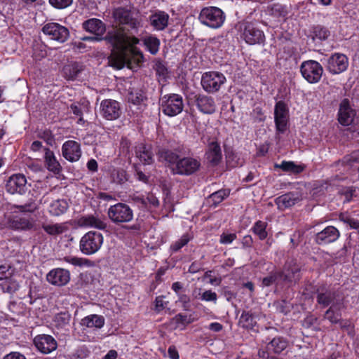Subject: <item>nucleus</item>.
Wrapping results in <instances>:
<instances>
[{
  "label": "nucleus",
  "instance_id": "nucleus-1",
  "mask_svg": "<svg viewBox=\"0 0 359 359\" xmlns=\"http://www.w3.org/2000/svg\"><path fill=\"white\" fill-rule=\"evenodd\" d=\"M83 28L92 34L95 37L88 38L93 41L105 40L107 43L111 47L110 62L111 65L117 69H121L126 62H129L128 52L133 55V58L137 65H140L144 60V55L142 52L135 48L128 50V46H133L140 42V39L135 36H130L126 34L122 28H113L108 31L104 38L100 37L106 31L105 25L99 19L91 18L83 23ZM88 38H86L87 39Z\"/></svg>",
  "mask_w": 359,
  "mask_h": 359
},
{
  "label": "nucleus",
  "instance_id": "nucleus-2",
  "mask_svg": "<svg viewBox=\"0 0 359 359\" xmlns=\"http://www.w3.org/2000/svg\"><path fill=\"white\" fill-rule=\"evenodd\" d=\"M236 29L240 33L241 38L248 44H262L265 41L264 32L252 22L248 21L239 22L236 24Z\"/></svg>",
  "mask_w": 359,
  "mask_h": 359
},
{
  "label": "nucleus",
  "instance_id": "nucleus-3",
  "mask_svg": "<svg viewBox=\"0 0 359 359\" xmlns=\"http://www.w3.org/2000/svg\"><path fill=\"white\" fill-rule=\"evenodd\" d=\"M225 18L224 13L220 8L214 6L203 8L199 14L201 22L213 29L222 27Z\"/></svg>",
  "mask_w": 359,
  "mask_h": 359
},
{
  "label": "nucleus",
  "instance_id": "nucleus-4",
  "mask_svg": "<svg viewBox=\"0 0 359 359\" xmlns=\"http://www.w3.org/2000/svg\"><path fill=\"white\" fill-rule=\"evenodd\" d=\"M103 243V236L101 233L90 231L84 234L79 242V249L86 255L97 252Z\"/></svg>",
  "mask_w": 359,
  "mask_h": 359
},
{
  "label": "nucleus",
  "instance_id": "nucleus-5",
  "mask_svg": "<svg viewBox=\"0 0 359 359\" xmlns=\"http://www.w3.org/2000/svg\"><path fill=\"white\" fill-rule=\"evenodd\" d=\"M107 216L111 222L119 225L133 219V210L128 204L118 203L108 208Z\"/></svg>",
  "mask_w": 359,
  "mask_h": 359
},
{
  "label": "nucleus",
  "instance_id": "nucleus-6",
  "mask_svg": "<svg viewBox=\"0 0 359 359\" xmlns=\"http://www.w3.org/2000/svg\"><path fill=\"white\" fill-rule=\"evenodd\" d=\"M161 100L162 112L166 116H175L183 110V98L178 94L165 95Z\"/></svg>",
  "mask_w": 359,
  "mask_h": 359
},
{
  "label": "nucleus",
  "instance_id": "nucleus-7",
  "mask_svg": "<svg viewBox=\"0 0 359 359\" xmlns=\"http://www.w3.org/2000/svg\"><path fill=\"white\" fill-rule=\"evenodd\" d=\"M114 17L115 20L120 24L126 25L127 29L130 31L128 36H134L133 34H137L139 27L141 26L140 22L133 16V13L127 9L118 8L114 12ZM125 30L126 27H121Z\"/></svg>",
  "mask_w": 359,
  "mask_h": 359
},
{
  "label": "nucleus",
  "instance_id": "nucleus-8",
  "mask_svg": "<svg viewBox=\"0 0 359 359\" xmlns=\"http://www.w3.org/2000/svg\"><path fill=\"white\" fill-rule=\"evenodd\" d=\"M201 167V162L198 159L193 157H183L178 160L174 167L170 168L174 175H191L197 172Z\"/></svg>",
  "mask_w": 359,
  "mask_h": 359
},
{
  "label": "nucleus",
  "instance_id": "nucleus-9",
  "mask_svg": "<svg viewBox=\"0 0 359 359\" xmlns=\"http://www.w3.org/2000/svg\"><path fill=\"white\" fill-rule=\"evenodd\" d=\"M226 82L224 75L218 72H208L203 74L201 86L205 91L208 93H214L220 89Z\"/></svg>",
  "mask_w": 359,
  "mask_h": 359
},
{
  "label": "nucleus",
  "instance_id": "nucleus-10",
  "mask_svg": "<svg viewBox=\"0 0 359 359\" xmlns=\"http://www.w3.org/2000/svg\"><path fill=\"white\" fill-rule=\"evenodd\" d=\"M300 71L302 76L310 83H318L323 75L322 65L315 60H307L302 63Z\"/></svg>",
  "mask_w": 359,
  "mask_h": 359
},
{
  "label": "nucleus",
  "instance_id": "nucleus-11",
  "mask_svg": "<svg viewBox=\"0 0 359 359\" xmlns=\"http://www.w3.org/2000/svg\"><path fill=\"white\" fill-rule=\"evenodd\" d=\"M43 33L48 36L50 39L59 43L65 42L69 36L68 29L56 22H48L42 28Z\"/></svg>",
  "mask_w": 359,
  "mask_h": 359
},
{
  "label": "nucleus",
  "instance_id": "nucleus-12",
  "mask_svg": "<svg viewBox=\"0 0 359 359\" xmlns=\"http://www.w3.org/2000/svg\"><path fill=\"white\" fill-rule=\"evenodd\" d=\"M100 112L106 120H116L122 114L121 104L115 100L105 99L100 103Z\"/></svg>",
  "mask_w": 359,
  "mask_h": 359
},
{
  "label": "nucleus",
  "instance_id": "nucleus-13",
  "mask_svg": "<svg viewBox=\"0 0 359 359\" xmlns=\"http://www.w3.org/2000/svg\"><path fill=\"white\" fill-rule=\"evenodd\" d=\"M301 266L294 260L286 262L280 273V278L285 283H296L301 277Z\"/></svg>",
  "mask_w": 359,
  "mask_h": 359
},
{
  "label": "nucleus",
  "instance_id": "nucleus-14",
  "mask_svg": "<svg viewBox=\"0 0 359 359\" xmlns=\"http://www.w3.org/2000/svg\"><path fill=\"white\" fill-rule=\"evenodd\" d=\"M77 224L83 228H95L99 230H107L108 224L104 217L97 214H89L81 216L77 219Z\"/></svg>",
  "mask_w": 359,
  "mask_h": 359
},
{
  "label": "nucleus",
  "instance_id": "nucleus-15",
  "mask_svg": "<svg viewBox=\"0 0 359 359\" xmlns=\"http://www.w3.org/2000/svg\"><path fill=\"white\" fill-rule=\"evenodd\" d=\"M288 108L286 104L283 101L276 102L274 109V121L276 130L283 133L287 129L288 121Z\"/></svg>",
  "mask_w": 359,
  "mask_h": 359
},
{
  "label": "nucleus",
  "instance_id": "nucleus-16",
  "mask_svg": "<svg viewBox=\"0 0 359 359\" xmlns=\"http://www.w3.org/2000/svg\"><path fill=\"white\" fill-rule=\"evenodd\" d=\"M34 344L39 351L43 354H48L57 347L56 340L48 334H39L34 339Z\"/></svg>",
  "mask_w": 359,
  "mask_h": 359
},
{
  "label": "nucleus",
  "instance_id": "nucleus-17",
  "mask_svg": "<svg viewBox=\"0 0 359 359\" xmlns=\"http://www.w3.org/2000/svg\"><path fill=\"white\" fill-rule=\"evenodd\" d=\"M348 65L347 57L341 53H334L327 61V69L332 74H340L344 72Z\"/></svg>",
  "mask_w": 359,
  "mask_h": 359
},
{
  "label": "nucleus",
  "instance_id": "nucleus-18",
  "mask_svg": "<svg viewBox=\"0 0 359 359\" xmlns=\"http://www.w3.org/2000/svg\"><path fill=\"white\" fill-rule=\"evenodd\" d=\"M27 180L22 174H15L9 177L6 184V191L11 194H22L26 190Z\"/></svg>",
  "mask_w": 359,
  "mask_h": 359
},
{
  "label": "nucleus",
  "instance_id": "nucleus-19",
  "mask_svg": "<svg viewBox=\"0 0 359 359\" xmlns=\"http://www.w3.org/2000/svg\"><path fill=\"white\" fill-rule=\"evenodd\" d=\"M62 154L63 157L70 162L79 161L81 156L80 144L74 140L66 141L62 147Z\"/></svg>",
  "mask_w": 359,
  "mask_h": 359
},
{
  "label": "nucleus",
  "instance_id": "nucleus-20",
  "mask_svg": "<svg viewBox=\"0 0 359 359\" xmlns=\"http://www.w3.org/2000/svg\"><path fill=\"white\" fill-rule=\"evenodd\" d=\"M194 102L198 109L203 114H212L216 111V104L213 97L198 94L194 96Z\"/></svg>",
  "mask_w": 359,
  "mask_h": 359
},
{
  "label": "nucleus",
  "instance_id": "nucleus-21",
  "mask_svg": "<svg viewBox=\"0 0 359 359\" xmlns=\"http://www.w3.org/2000/svg\"><path fill=\"white\" fill-rule=\"evenodd\" d=\"M355 116V111L351 106L348 99H344L339 106L338 113L339 122L344 126L351 125Z\"/></svg>",
  "mask_w": 359,
  "mask_h": 359
},
{
  "label": "nucleus",
  "instance_id": "nucleus-22",
  "mask_svg": "<svg viewBox=\"0 0 359 359\" xmlns=\"http://www.w3.org/2000/svg\"><path fill=\"white\" fill-rule=\"evenodd\" d=\"M47 280L55 285H65L70 279L69 271L64 269H55L51 270L46 276Z\"/></svg>",
  "mask_w": 359,
  "mask_h": 359
},
{
  "label": "nucleus",
  "instance_id": "nucleus-23",
  "mask_svg": "<svg viewBox=\"0 0 359 359\" xmlns=\"http://www.w3.org/2000/svg\"><path fill=\"white\" fill-rule=\"evenodd\" d=\"M339 237V231L332 226H329L316 235V242L318 245L332 243Z\"/></svg>",
  "mask_w": 359,
  "mask_h": 359
},
{
  "label": "nucleus",
  "instance_id": "nucleus-24",
  "mask_svg": "<svg viewBox=\"0 0 359 359\" xmlns=\"http://www.w3.org/2000/svg\"><path fill=\"white\" fill-rule=\"evenodd\" d=\"M302 201L301 195L296 192H289L276 199V203L280 210L290 208Z\"/></svg>",
  "mask_w": 359,
  "mask_h": 359
},
{
  "label": "nucleus",
  "instance_id": "nucleus-25",
  "mask_svg": "<svg viewBox=\"0 0 359 359\" xmlns=\"http://www.w3.org/2000/svg\"><path fill=\"white\" fill-rule=\"evenodd\" d=\"M157 157L159 161L165 163L170 168L174 167L180 159L176 152L167 148H160L157 152Z\"/></svg>",
  "mask_w": 359,
  "mask_h": 359
},
{
  "label": "nucleus",
  "instance_id": "nucleus-26",
  "mask_svg": "<svg viewBox=\"0 0 359 359\" xmlns=\"http://www.w3.org/2000/svg\"><path fill=\"white\" fill-rule=\"evenodd\" d=\"M169 15L163 11H156L149 16L150 25L158 31L163 30L168 25Z\"/></svg>",
  "mask_w": 359,
  "mask_h": 359
},
{
  "label": "nucleus",
  "instance_id": "nucleus-27",
  "mask_svg": "<svg viewBox=\"0 0 359 359\" xmlns=\"http://www.w3.org/2000/svg\"><path fill=\"white\" fill-rule=\"evenodd\" d=\"M136 156L144 165H150L154 162V154L150 145L140 144L136 147Z\"/></svg>",
  "mask_w": 359,
  "mask_h": 359
},
{
  "label": "nucleus",
  "instance_id": "nucleus-28",
  "mask_svg": "<svg viewBox=\"0 0 359 359\" xmlns=\"http://www.w3.org/2000/svg\"><path fill=\"white\" fill-rule=\"evenodd\" d=\"M208 161L212 165H217L222 157V151L219 143L212 142L209 144L208 150L206 152Z\"/></svg>",
  "mask_w": 359,
  "mask_h": 359
},
{
  "label": "nucleus",
  "instance_id": "nucleus-29",
  "mask_svg": "<svg viewBox=\"0 0 359 359\" xmlns=\"http://www.w3.org/2000/svg\"><path fill=\"white\" fill-rule=\"evenodd\" d=\"M104 318L102 316L92 314L83 318L81 325L89 328H101L104 326Z\"/></svg>",
  "mask_w": 359,
  "mask_h": 359
},
{
  "label": "nucleus",
  "instance_id": "nucleus-30",
  "mask_svg": "<svg viewBox=\"0 0 359 359\" xmlns=\"http://www.w3.org/2000/svg\"><path fill=\"white\" fill-rule=\"evenodd\" d=\"M45 163L47 168L52 172H59L61 169L60 163L56 159L54 153L48 148L45 149Z\"/></svg>",
  "mask_w": 359,
  "mask_h": 359
},
{
  "label": "nucleus",
  "instance_id": "nucleus-31",
  "mask_svg": "<svg viewBox=\"0 0 359 359\" xmlns=\"http://www.w3.org/2000/svg\"><path fill=\"white\" fill-rule=\"evenodd\" d=\"M288 346V341L283 337H274L268 344L267 348L274 353L279 354Z\"/></svg>",
  "mask_w": 359,
  "mask_h": 359
},
{
  "label": "nucleus",
  "instance_id": "nucleus-32",
  "mask_svg": "<svg viewBox=\"0 0 359 359\" xmlns=\"http://www.w3.org/2000/svg\"><path fill=\"white\" fill-rule=\"evenodd\" d=\"M146 49L151 54L156 55L159 50L160 40L155 36L149 35L142 39Z\"/></svg>",
  "mask_w": 359,
  "mask_h": 359
},
{
  "label": "nucleus",
  "instance_id": "nucleus-33",
  "mask_svg": "<svg viewBox=\"0 0 359 359\" xmlns=\"http://www.w3.org/2000/svg\"><path fill=\"white\" fill-rule=\"evenodd\" d=\"M336 297L337 294L334 290L320 292L317 294V302L323 307H327L334 302Z\"/></svg>",
  "mask_w": 359,
  "mask_h": 359
},
{
  "label": "nucleus",
  "instance_id": "nucleus-34",
  "mask_svg": "<svg viewBox=\"0 0 359 359\" xmlns=\"http://www.w3.org/2000/svg\"><path fill=\"white\" fill-rule=\"evenodd\" d=\"M82 70V66L77 62L68 64L63 67L65 76L71 80L75 79Z\"/></svg>",
  "mask_w": 359,
  "mask_h": 359
},
{
  "label": "nucleus",
  "instance_id": "nucleus-35",
  "mask_svg": "<svg viewBox=\"0 0 359 359\" xmlns=\"http://www.w3.org/2000/svg\"><path fill=\"white\" fill-rule=\"evenodd\" d=\"M68 208V204L65 200H56L53 201L49 207V212L55 216H59L64 212Z\"/></svg>",
  "mask_w": 359,
  "mask_h": 359
},
{
  "label": "nucleus",
  "instance_id": "nucleus-36",
  "mask_svg": "<svg viewBox=\"0 0 359 359\" xmlns=\"http://www.w3.org/2000/svg\"><path fill=\"white\" fill-rule=\"evenodd\" d=\"M1 287L4 292L12 294L18 290L20 285L15 277L11 276L4 280Z\"/></svg>",
  "mask_w": 359,
  "mask_h": 359
},
{
  "label": "nucleus",
  "instance_id": "nucleus-37",
  "mask_svg": "<svg viewBox=\"0 0 359 359\" xmlns=\"http://www.w3.org/2000/svg\"><path fill=\"white\" fill-rule=\"evenodd\" d=\"M238 325L245 329H252L256 325V320L250 311H244L239 318Z\"/></svg>",
  "mask_w": 359,
  "mask_h": 359
},
{
  "label": "nucleus",
  "instance_id": "nucleus-38",
  "mask_svg": "<svg viewBox=\"0 0 359 359\" xmlns=\"http://www.w3.org/2000/svg\"><path fill=\"white\" fill-rule=\"evenodd\" d=\"M13 226L16 229L30 230L33 228L34 224L26 217H15L12 222Z\"/></svg>",
  "mask_w": 359,
  "mask_h": 359
},
{
  "label": "nucleus",
  "instance_id": "nucleus-39",
  "mask_svg": "<svg viewBox=\"0 0 359 359\" xmlns=\"http://www.w3.org/2000/svg\"><path fill=\"white\" fill-rule=\"evenodd\" d=\"M229 194V191L226 189H220L217 191L212 193L208 197V203H211L214 206H217Z\"/></svg>",
  "mask_w": 359,
  "mask_h": 359
},
{
  "label": "nucleus",
  "instance_id": "nucleus-40",
  "mask_svg": "<svg viewBox=\"0 0 359 359\" xmlns=\"http://www.w3.org/2000/svg\"><path fill=\"white\" fill-rule=\"evenodd\" d=\"M276 167L282 169L285 172H290L294 174H298L302 172L304 168L302 165H297L292 161H283L280 165H276Z\"/></svg>",
  "mask_w": 359,
  "mask_h": 359
},
{
  "label": "nucleus",
  "instance_id": "nucleus-41",
  "mask_svg": "<svg viewBox=\"0 0 359 359\" xmlns=\"http://www.w3.org/2000/svg\"><path fill=\"white\" fill-rule=\"evenodd\" d=\"M267 223L261 220L255 222L253 227L252 228V232L257 235L260 240H264L268 233L266 232Z\"/></svg>",
  "mask_w": 359,
  "mask_h": 359
},
{
  "label": "nucleus",
  "instance_id": "nucleus-42",
  "mask_svg": "<svg viewBox=\"0 0 359 359\" xmlns=\"http://www.w3.org/2000/svg\"><path fill=\"white\" fill-rule=\"evenodd\" d=\"M269 9L271 13L276 16H285L288 14V8L286 5L280 3H273L269 5Z\"/></svg>",
  "mask_w": 359,
  "mask_h": 359
},
{
  "label": "nucleus",
  "instance_id": "nucleus-43",
  "mask_svg": "<svg viewBox=\"0 0 359 359\" xmlns=\"http://www.w3.org/2000/svg\"><path fill=\"white\" fill-rule=\"evenodd\" d=\"M330 35L329 30L321 26L316 25L313 27L312 31V39L315 40L316 39H319L320 41L325 40Z\"/></svg>",
  "mask_w": 359,
  "mask_h": 359
},
{
  "label": "nucleus",
  "instance_id": "nucleus-44",
  "mask_svg": "<svg viewBox=\"0 0 359 359\" xmlns=\"http://www.w3.org/2000/svg\"><path fill=\"white\" fill-rule=\"evenodd\" d=\"M43 230L50 235H58L65 232L67 228L63 224H45L43 225Z\"/></svg>",
  "mask_w": 359,
  "mask_h": 359
},
{
  "label": "nucleus",
  "instance_id": "nucleus-45",
  "mask_svg": "<svg viewBox=\"0 0 359 359\" xmlns=\"http://www.w3.org/2000/svg\"><path fill=\"white\" fill-rule=\"evenodd\" d=\"M154 68L158 77V81H165L168 76V71L165 65L162 62L157 61L156 62Z\"/></svg>",
  "mask_w": 359,
  "mask_h": 359
},
{
  "label": "nucleus",
  "instance_id": "nucleus-46",
  "mask_svg": "<svg viewBox=\"0 0 359 359\" xmlns=\"http://www.w3.org/2000/svg\"><path fill=\"white\" fill-rule=\"evenodd\" d=\"M15 208L22 212H34L38 209V205L33 199H29L23 205H15Z\"/></svg>",
  "mask_w": 359,
  "mask_h": 359
},
{
  "label": "nucleus",
  "instance_id": "nucleus-47",
  "mask_svg": "<svg viewBox=\"0 0 359 359\" xmlns=\"http://www.w3.org/2000/svg\"><path fill=\"white\" fill-rule=\"evenodd\" d=\"M71 315L68 312H61L57 313L54 318L55 325L59 327H63L69 323Z\"/></svg>",
  "mask_w": 359,
  "mask_h": 359
},
{
  "label": "nucleus",
  "instance_id": "nucleus-48",
  "mask_svg": "<svg viewBox=\"0 0 359 359\" xmlns=\"http://www.w3.org/2000/svg\"><path fill=\"white\" fill-rule=\"evenodd\" d=\"M135 200L141 203L145 207H147L148 205H150L154 208L159 205V201L158 198L153 194H149L146 198L137 197L135 198Z\"/></svg>",
  "mask_w": 359,
  "mask_h": 359
},
{
  "label": "nucleus",
  "instance_id": "nucleus-49",
  "mask_svg": "<svg viewBox=\"0 0 359 359\" xmlns=\"http://www.w3.org/2000/svg\"><path fill=\"white\" fill-rule=\"evenodd\" d=\"M190 240L191 237L188 234H184L171 245L170 250L172 252H177L186 245Z\"/></svg>",
  "mask_w": 359,
  "mask_h": 359
},
{
  "label": "nucleus",
  "instance_id": "nucleus-50",
  "mask_svg": "<svg viewBox=\"0 0 359 359\" xmlns=\"http://www.w3.org/2000/svg\"><path fill=\"white\" fill-rule=\"evenodd\" d=\"M226 163L229 168H236L241 166L243 163V160L236 154H228L226 156Z\"/></svg>",
  "mask_w": 359,
  "mask_h": 359
},
{
  "label": "nucleus",
  "instance_id": "nucleus-51",
  "mask_svg": "<svg viewBox=\"0 0 359 359\" xmlns=\"http://www.w3.org/2000/svg\"><path fill=\"white\" fill-rule=\"evenodd\" d=\"M280 278L279 271H273L268 276L262 279V285L269 287L273 284Z\"/></svg>",
  "mask_w": 359,
  "mask_h": 359
},
{
  "label": "nucleus",
  "instance_id": "nucleus-52",
  "mask_svg": "<svg viewBox=\"0 0 359 359\" xmlns=\"http://www.w3.org/2000/svg\"><path fill=\"white\" fill-rule=\"evenodd\" d=\"M144 100H146V96L142 91L132 92L129 96V100L134 104H140L144 102Z\"/></svg>",
  "mask_w": 359,
  "mask_h": 359
},
{
  "label": "nucleus",
  "instance_id": "nucleus-53",
  "mask_svg": "<svg viewBox=\"0 0 359 359\" xmlns=\"http://www.w3.org/2000/svg\"><path fill=\"white\" fill-rule=\"evenodd\" d=\"M73 0H49L50 4L55 8L62 9L69 6Z\"/></svg>",
  "mask_w": 359,
  "mask_h": 359
},
{
  "label": "nucleus",
  "instance_id": "nucleus-54",
  "mask_svg": "<svg viewBox=\"0 0 359 359\" xmlns=\"http://www.w3.org/2000/svg\"><path fill=\"white\" fill-rule=\"evenodd\" d=\"M201 299L203 301L216 303L217 300V294L212 290H205L201 294Z\"/></svg>",
  "mask_w": 359,
  "mask_h": 359
},
{
  "label": "nucleus",
  "instance_id": "nucleus-55",
  "mask_svg": "<svg viewBox=\"0 0 359 359\" xmlns=\"http://www.w3.org/2000/svg\"><path fill=\"white\" fill-rule=\"evenodd\" d=\"M237 236L234 233H222L220 236L219 242L224 245H228L231 243L234 240H236Z\"/></svg>",
  "mask_w": 359,
  "mask_h": 359
},
{
  "label": "nucleus",
  "instance_id": "nucleus-56",
  "mask_svg": "<svg viewBox=\"0 0 359 359\" xmlns=\"http://www.w3.org/2000/svg\"><path fill=\"white\" fill-rule=\"evenodd\" d=\"M175 321L177 323L183 325H188L194 322V319L191 316H187L182 313H178L175 317Z\"/></svg>",
  "mask_w": 359,
  "mask_h": 359
},
{
  "label": "nucleus",
  "instance_id": "nucleus-57",
  "mask_svg": "<svg viewBox=\"0 0 359 359\" xmlns=\"http://www.w3.org/2000/svg\"><path fill=\"white\" fill-rule=\"evenodd\" d=\"M325 318L327 319L331 323L336 324L339 322V316L336 314L332 308L328 309L325 313Z\"/></svg>",
  "mask_w": 359,
  "mask_h": 359
},
{
  "label": "nucleus",
  "instance_id": "nucleus-58",
  "mask_svg": "<svg viewBox=\"0 0 359 359\" xmlns=\"http://www.w3.org/2000/svg\"><path fill=\"white\" fill-rule=\"evenodd\" d=\"M64 259L65 262L70 263L74 266H82L84 264V262H87V259L76 257H65Z\"/></svg>",
  "mask_w": 359,
  "mask_h": 359
},
{
  "label": "nucleus",
  "instance_id": "nucleus-59",
  "mask_svg": "<svg viewBox=\"0 0 359 359\" xmlns=\"http://www.w3.org/2000/svg\"><path fill=\"white\" fill-rule=\"evenodd\" d=\"M39 137L43 139L46 143L49 145H53L55 142L54 137L52 135L51 132L49 130H45L42 132Z\"/></svg>",
  "mask_w": 359,
  "mask_h": 359
},
{
  "label": "nucleus",
  "instance_id": "nucleus-60",
  "mask_svg": "<svg viewBox=\"0 0 359 359\" xmlns=\"http://www.w3.org/2000/svg\"><path fill=\"white\" fill-rule=\"evenodd\" d=\"M178 297V301L182 304L184 309L188 311L189 309V297L184 294H179Z\"/></svg>",
  "mask_w": 359,
  "mask_h": 359
},
{
  "label": "nucleus",
  "instance_id": "nucleus-61",
  "mask_svg": "<svg viewBox=\"0 0 359 359\" xmlns=\"http://www.w3.org/2000/svg\"><path fill=\"white\" fill-rule=\"evenodd\" d=\"M155 304H155L156 310L158 312H160L161 311H162L165 307V306L167 305L168 302H165L163 300V296H159V297H157L156 298Z\"/></svg>",
  "mask_w": 359,
  "mask_h": 359
},
{
  "label": "nucleus",
  "instance_id": "nucleus-62",
  "mask_svg": "<svg viewBox=\"0 0 359 359\" xmlns=\"http://www.w3.org/2000/svg\"><path fill=\"white\" fill-rule=\"evenodd\" d=\"M277 309L280 312L286 314L290 311V305L285 301H282L278 304Z\"/></svg>",
  "mask_w": 359,
  "mask_h": 359
},
{
  "label": "nucleus",
  "instance_id": "nucleus-63",
  "mask_svg": "<svg viewBox=\"0 0 359 359\" xmlns=\"http://www.w3.org/2000/svg\"><path fill=\"white\" fill-rule=\"evenodd\" d=\"M70 110L76 116H81L83 115L82 108L79 104H72L70 105Z\"/></svg>",
  "mask_w": 359,
  "mask_h": 359
},
{
  "label": "nucleus",
  "instance_id": "nucleus-64",
  "mask_svg": "<svg viewBox=\"0 0 359 359\" xmlns=\"http://www.w3.org/2000/svg\"><path fill=\"white\" fill-rule=\"evenodd\" d=\"M3 359H26V358L19 352H11L4 356Z\"/></svg>",
  "mask_w": 359,
  "mask_h": 359
}]
</instances>
